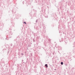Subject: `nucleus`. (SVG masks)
<instances>
[{
	"instance_id": "f03ea898",
	"label": "nucleus",
	"mask_w": 75,
	"mask_h": 75,
	"mask_svg": "<svg viewBox=\"0 0 75 75\" xmlns=\"http://www.w3.org/2000/svg\"><path fill=\"white\" fill-rule=\"evenodd\" d=\"M61 64H62V65H63V62H61Z\"/></svg>"
},
{
	"instance_id": "f257e3e1",
	"label": "nucleus",
	"mask_w": 75,
	"mask_h": 75,
	"mask_svg": "<svg viewBox=\"0 0 75 75\" xmlns=\"http://www.w3.org/2000/svg\"><path fill=\"white\" fill-rule=\"evenodd\" d=\"M45 66L46 67V68H48V66H47V64H46L45 65Z\"/></svg>"
},
{
	"instance_id": "20e7f679",
	"label": "nucleus",
	"mask_w": 75,
	"mask_h": 75,
	"mask_svg": "<svg viewBox=\"0 0 75 75\" xmlns=\"http://www.w3.org/2000/svg\"><path fill=\"white\" fill-rule=\"evenodd\" d=\"M22 55H23V53H22Z\"/></svg>"
},
{
	"instance_id": "7ed1b4c3",
	"label": "nucleus",
	"mask_w": 75,
	"mask_h": 75,
	"mask_svg": "<svg viewBox=\"0 0 75 75\" xmlns=\"http://www.w3.org/2000/svg\"><path fill=\"white\" fill-rule=\"evenodd\" d=\"M24 23H25V24H26V22H24Z\"/></svg>"
}]
</instances>
